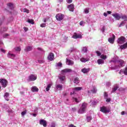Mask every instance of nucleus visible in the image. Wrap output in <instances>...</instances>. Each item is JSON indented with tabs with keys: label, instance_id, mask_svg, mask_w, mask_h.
Listing matches in <instances>:
<instances>
[{
	"label": "nucleus",
	"instance_id": "obj_23",
	"mask_svg": "<svg viewBox=\"0 0 127 127\" xmlns=\"http://www.w3.org/2000/svg\"><path fill=\"white\" fill-rule=\"evenodd\" d=\"M8 97H9V93L6 92L4 95V98L6 101H9Z\"/></svg>",
	"mask_w": 127,
	"mask_h": 127
},
{
	"label": "nucleus",
	"instance_id": "obj_20",
	"mask_svg": "<svg viewBox=\"0 0 127 127\" xmlns=\"http://www.w3.org/2000/svg\"><path fill=\"white\" fill-rule=\"evenodd\" d=\"M7 6L8 8H9V9H11V10H12V9H13V8H14V5H13V4H12L11 3H8L7 4Z\"/></svg>",
	"mask_w": 127,
	"mask_h": 127
},
{
	"label": "nucleus",
	"instance_id": "obj_29",
	"mask_svg": "<svg viewBox=\"0 0 127 127\" xmlns=\"http://www.w3.org/2000/svg\"><path fill=\"white\" fill-rule=\"evenodd\" d=\"M73 82L74 83V84L78 85V83H80V80H79V78L78 77H76L74 78Z\"/></svg>",
	"mask_w": 127,
	"mask_h": 127
},
{
	"label": "nucleus",
	"instance_id": "obj_10",
	"mask_svg": "<svg viewBox=\"0 0 127 127\" xmlns=\"http://www.w3.org/2000/svg\"><path fill=\"white\" fill-rule=\"evenodd\" d=\"M39 124L41 126H43V127H47V122H46V121L44 120H42V119L40 120L39 121Z\"/></svg>",
	"mask_w": 127,
	"mask_h": 127
},
{
	"label": "nucleus",
	"instance_id": "obj_43",
	"mask_svg": "<svg viewBox=\"0 0 127 127\" xmlns=\"http://www.w3.org/2000/svg\"><path fill=\"white\" fill-rule=\"evenodd\" d=\"M26 113H27L26 110L22 112L21 113L22 117H23L25 115H26Z\"/></svg>",
	"mask_w": 127,
	"mask_h": 127
},
{
	"label": "nucleus",
	"instance_id": "obj_60",
	"mask_svg": "<svg viewBox=\"0 0 127 127\" xmlns=\"http://www.w3.org/2000/svg\"><path fill=\"white\" fill-rule=\"evenodd\" d=\"M122 73H124V69H121L119 71V74H122Z\"/></svg>",
	"mask_w": 127,
	"mask_h": 127
},
{
	"label": "nucleus",
	"instance_id": "obj_37",
	"mask_svg": "<svg viewBox=\"0 0 127 127\" xmlns=\"http://www.w3.org/2000/svg\"><path fill=\"white\" fill-rule=\"evenodd\" d=\"M51 88V84H48V85L46 88L47 92H48Z\"/></svg>",
	"mask_w": 127,
	"mask_h": 127
},
{
	"label": "nucleus",
	"instance_id": "obj_50",
	"mask_svg": "<svg viewBox=\"0 0 127 127\" xmlns=\"http://www.w3.org/2000/svg\"><path fill=\"white\" fill-rule=\"evenodd\" d=\"M41 27H45L46 26V23H42L40 24Z\"/></svg>",
	"mask_w": 127,
	"mask_h": 127
},
{
	"label": "nucleus",
	"instance_id": "obj_12",
	"mask_svg": "<svg viewBox=\"0 0 127 127\" xmlns=\"http://www.w3.org/2000/svg\"><path fill=\"white\" fill-rule=\"evenodd\" d=\"M59 78L62 84H64L65 82V79H66V76L63 75H60Z\"/></svg>",
	"mask_w": 127,
	"mask_h": 127
},
{
	"label": "nucleus",
	"instance_id": "obj_26",
	"mask_svg": "<svg viewBox=\"0 0 127 127\" xmlns=\"http://www.w3.org/2000/svg\"><path fill=\"white\" fill-rule=\"evenodd\" d=\"M39 89L36 86H32L31 87V91L32 92H38Z\"/></svg>",
	"mask_w": 127,
	"mask_h": 127
},
{
	"label": "nucleus",
	"instance_id": "obj_5",
	"mask_svg": "<svg viewBox=\"0 0 127 127\" xmlns=\"http://www.w3.org/2000/svg\"><path fill=\"white\" fill-rule=\"evenodd\" d=\"M125 41L126 38H125L124 36H121L117 40V42L119 43V44H123V43H125Z\"/></svg>",
	"mask_w": 127,
	"mask_h": 127
},
{
	"label": "nucleus",
	"instance_id": "obj_7",
	"mask_svg": "<svg viewBox=\"0 0 127 127\" xmlns=\"http://www.w3.org/2000/svg\"><path fill=\"white\" fill-rule=\"evenodd\" d=\"M82 89H83V87H75L73 88L72 89L73 92H71L70 93V95H74V94H75V92H76V91H81V90H82Z\"/></svg>",
	"mask_w": 127,
	"mask_h": 127
},
{
	"label": "nucleus",
	"instance_id": "obj_6",
	"mask_svg": "<svg viewBox=\"0 0 127 127\" xmlns=\"http://www.w3.org/2000/svg\"><path fill=\"white\" fill-rule=\"evenodd\" d=\"M100 112L104 114H107V113H110V110L108 109L107 107L103 106L102 107H100Z\"/></svg>",
	"mask_w": 127,
	"mask_h": 127
},
{
	"label": "nucleus",
	"instance_id": "obj_54",
	"mask_svg": "<svg viewBox=\"0 0 127 127\" xmlns=\"http://www.w3.org/2000/svg\"><path fill=\"white\" fill-rule=\"evenodd\" d=\"M107 103H110L111 102V98L106 99Z\"/></svg>",
	"mask_w": 127,
	"mask_h": 127
},
{
	"label": "nucleus",
	"instance_id": "obj_32",
	"mask_svg": "<svg viewBox=\"0 0 127 127\" xmlns=\"http://www.w3.org/2000/svg\"><path fill=\"white\" fill-rule=\"evenodd\" d=\"M56 66L58 67V68H61L62 67V63L61 62H59L56 64Z\"/></svg>",
	"mask_w": 127,
	"mask_h": 127
},
{
	"label": "nucleus",
	"instance_id": "obj_62",
	"mask_svg": "<svg viewBox=\"0 0 127 127\" xmlns=\"http://www.w3.org/2000/svg\"><path fill=\"white\" fill-rule=\"evenodd\" d=\"M103 15H104V16H105V17H107V16H108V14L106 12H104L103 13Z\"/></svg>",
	"mask_w": 127,
	"mask_h": 127
},
{
	"label": "nucleus",
	"instance_id": "obj_57",
	"mask_svg": "<svg viewBox=\"0 0 127 127\" xmlns=\"http://www.w3.org/2000/svg\"><path fill=\"white\" fill-rule=\"evenodd\" d=\"M23 29H24V31L26 32V31H27V30H28V28L24 27L23 28Z\"/></svg>",
	"mask_w": 127,
	"mask_h": 127
},
{
	"label": "nucleus",
	"instance_id": "obj_17",
	"mask_svg": "<svg viewBox=\"0 0 127 127\" xmlns=\"http://www.w3.org/2000/svg\"><path fill=\"white\" fill-rule=\"evenodd\" d=\"M119 89V85L115 84L114 85L113 88H112V93H115Z\"/></svg>",
	"mask_w": 127,
	"mask_h": 127
},
{
	"label": "nucleus",
	"instance_id": "obj_36",
	"mask_svg": "<svg viewBox=\"0 0 127 127\" xmlns=\"http://www.w3.org/2000/svg\"><path fill=\"white\" fill-rule=\"evenodd\" d=\"M14 50H15V51H17V52H19L21 51V49L19 47H17L15 48Z\"/></svg>",
	"mask_w": 127,
	"mask_h": 127
},
{
	"label": "nucleus",
	"instance_id": "obj_63",
	"mask_svg": "<svg viewBox=\"0 0 127 127\" xmlns=\"http://www.w3.org/2000/svg\"><path fill=\"white\" fill-rule=\"evenodd\" d=\"M68 127H76V126H74L73 124H71L69 125Z\"/></svg>",
	"mask_w": 127,
	"mask_h": 127
},
{
	"label": "nucleus",
	"instance_id": "obj_48",
	"mask_svg": "<svg viewBox=\"0 0 127 127\" xmlns=\"http://www.w3.org/2000/svg\"><path fill=\"white\" fill-rule=\"evenodd\" d=\"M9 36V35L8 34H5L4 35H3V38H7Z\"/></svg>",
	"mask_w": 127,
	"mask_h": 127
},
{
	"label": "nucleus",
	"instance_id": "obj_52",
	"mask_svg": "<svg viewBox=\"0 0 127 127\" xmlns=\"http://www.w3.org/2000/svg\"><path fill=\"white\" fill-rule=\"evenodd\" d=\"M73 57H74V59H75V60H78V59H79V56H73Z\"/></svg>",
	"mask_w": 127,
	"mask_h": 127
},
{
	"label": "nucleus",
	"instance_id": "obj_38",
	"mask_svg": "<svg viewBox=\"0 0 127 127\" xmlns=\"http://www.w3.org/2000/svg\"><path fill=\"white\" fill-rule=\"evenodd\" d=\"M89 10H90V8H85L84 9V13H86V14L89 13Z\"/></svg>",
	"mask_w": 127,
	"mask_h": 127
},
{
	"label": "nucleus",
	"instance_id": "obj_30",
	"mask_svg": "<svg viewBox=\"0 0 127 127\" xmlns=\"http://www.w3.org/2000/svg\"><path fill=\"white\" fill-rule=\"evenodd\" d=\"M6 30H7V27H2L0 29V33H2V32H4L6 31Z\"/></svg>",
	"mask_w": 127,
	"mask_h": 127
},
{
	"label": "nucleus",
	"instance_id": "obj_18",
	"mask_svg": "<svg viewBox=\"0 0 127 127\" xmlns=\"http://www.w3.org/2000/svg\"><path fill=\"white\" fill-rule=\"evenodd\" d=\"M116 37V36L115 35H113L112 38H110L108 39V41L110 42V43H114L115 42V38Z\"/></svg>",
	"mask_w": 127,
	"mask_h": 127
},
{
	"label": "nucleus",
	"instance_id": "obj_58",
	"mask_svg": "<svg viewBox=\"0 0 127 127\" xmlns=\"http://www.w3.org/2000/svg\"><path fill=\"white\" fill-rule=\"evenodd\" d=\"M51 127H55V123H52L51 125Z\"/></svg>",
	"mask_w": 127,
	"mask_h": 127
},
{
	"label": "nucleus",
	"instance_id": "obj_55",
	"mask_svg": "<svg viewBox=\"0 0 127 127\" xmlns=\"http://www.w3.org/2000/svg\"><path fill=\"white\" fill-rule=\"evenodd\" d=\"M72 112H76V111H77V108L74 107V108H72Z\"/></svg>",
	"mask_w": 127,
	"mask_h": 127
},
{
	"label": "nucleus",
	"instance_id": "obj_14",
	"mask_svg": "<svg viewBox=\"0 0 127 127\" xmlns=\"http://www.w3.org/2000/svg\"><path fill=\"white\" fill-rule=\"evenodd\" d=\"M63 18H64L63 15L62 14H58L56 15V19L59 21H60V20H62Z\"/></svg>",
	"mask_w": 127,
	"mask_h": 127
},
{
	"label": "nucleus",
	"instance_id": "obj_8",
	"mask_svg": "<svg viewBox=\"0 0 127 127\" xmlns=\"http://www.w3.org/2000/svg\"><path fill=\"white\" fill-rule=\"evenodd\" d=\"M112 15L117 20H120L122 18L121 15L118 13L112 14Z\"/></svg>",
	"mask_w": 127,
	"mask_h": 127
},
{
	"label": "nucleus",
	"instance_id": "obj_51",
	"mask_svg": "<svg viewBox=\"0 0 127 127\" xmlns=\"http://www.w3.org/2000/svg\"><path fill=\"white\" fill-rule=\"evenodd\" d=\"M122 19H127V16L126 15H123L121 16Z\"/></svg>",
	"mask_w": 127,
	"mask_h": 127
},
{
	"label": "nucleus",
	"instance_id": "obj_19",
	"mask_svg": "<svg viewBox=\"0 0 127 127\" xmlns=\"http://www.w3.org/2000/svg\"><path fill=\"white\" fill-rule=\"evenodd\" d=\"M67 8H68L70 11H74V4H70L67 6Z\"/></svg>",
	"mask_w": 127,
	"mask_h": 127
},
{
	"label": "nucleus",
	"instance_id": "obj_15",
	"mask_svg": "<svg viewBox=\"0 0 127 127\" xmlns=\"http://www.w3.org/2000/svg\"><path fill=\"white\" fill-rule=\"evenodd\" d=\"M90 68H83L81 69V72L83 73V74H87V73H89V72H90Z\"/></svg>",
	"mask_w": 127,
	"mask_h": 127
},
{
	"label": "nucleus",
	"instance_id": "obj_13",
	"mask_svg": "<svg viewBox=\"0 0 127 127\" xmlns=\"http://www.w3.org/2000/svg\"><path fill=\"white\" fill-rule=\"evenodd\" d=\"M81 62H83L85 63V62H87V61H90V57H87L86 58H82L80 59Z\"/></svg>",
	"mask_w": 127,
	"mask_h": 127
},
{
	"label": "nucleus",
	"instance_id": "obj_35",
	"mask_svg": "<svg viewBox=\"0 0 127 127\" xmlns=\"http://www.w3.org/2000/svg\"><path fill=\"white\" fill-rule=\"evenodd\" d=\"M23 12H26V13H29V10L27 9V8H23L22 10Z\"/></svg>",
	"mask_w": 127,
	"mask_h": 127
},
{
	"label": "nucleus",
	"instance_id": "obj_21",
	"mask_svg": "<svg viewBox=\"0 0 127 127\" xmlns=\"http://www.w3.org/2000/svg\"><path fill=\"white\" fill-rule=\"evenodd\" d=\"M7 57L8 58H11V59H14V58H15V55L10 53H8Z\"/></svg>",
	"mask_w": 127,
	"mask_h": 127
},
{
	"label": "nucleus",
	"instance_id": "obj_41",
	"mask_svg": "<svg viewBox=\"0 0 127 127\" xmlns=\"http://www.w3.org/2000/svg\"><path fill=\"white\" fill-rule=\"evenodd\" d=\"M91 106H92V107H94L95 106H96V105H97V102L93 101L92 102V101H91Z\"/></svg>",
	"mask_w": 127,
	"mask_h": 127
},
{
	"label": "nucleus",
	"instance_id": "obj_42",
	"mask_svg": "<svg viewBox=\"0 0 127 127\" xmlns=\"http://www.w3.org/2000/svg\"><path fill=\"white\" fill-rule=\"evenodd\" d=\"M72 100H73V102H76V103H79L80 102L79 100H78V99H77L75 97H73Z\"/></svg>",
	"mask_w": 127,
	"mask_h": 127
},
{
	"label": "nucleus",
	"instance_id": "obj_22",
	"mask_svg": "<svg viewBox=\"0 0 127 127\" xmlns=\"http://www.w3.org/2000/svg\"><path fill=\"white\" fill-rule=\"evenodd\" d=\"M62 72H63V73H69L70 72H72V69L70 68H65L64 70H62Z\"/></svg>",
	"mask_w": 127,
	"mask_h": 127
},
{
	"label": "nucleus",
	"instance_id": "obj_46",
	"mask_svg": "<svg viewBox=\"0 0 127 127\" xmlns=\"http://www.w3.org/2000/svg\"><path fill=\"white\" fill-rule=\"evenodd\" d=\"M123 73L126 76H127V67L125 68V70H124Z\"/></svg>",
	"mask_w": 127,
	"mask_h": 127
},
{
	"label": "nucleus",
	"instance_id": "obj_45",
	"mask_svg": "<svg viewBox=\"0 0 127 127\" xmlns=\"http://www.w3.org/2000/svg\"><path fill=\"white\" fill-rule=\"evenodd\" d=\"M105 30H106V27H105V26H102L101 27V31L102 32H105Z\"/></svg>",
	"mask_w": 127,
	"mask_h": 127
},
{
	"label": "nucleus",
	"instance_id": "obj_39",
	"mask_svg": "<svg viewBox=\"0 0 127 127\" xmlns=\"http://www.w3.org/2000/svg\"><path fill=\"white\" fill-rule=\"evenodd\" d=\"M100 58H101V59H103V60H105V59H107V56L102 55L100 56Z\"/></svg>",
	"mask_w": 127,
	"mask_h": 127
},
{
	"label": "nucleus",
	"instance_id": "obj_27",
	"mask_svg": "<svg viewBox=\"0 0 127 127\" xmlns=\"http://www.w3.org/2000/svg\"><path fill=\"white\" fill-rule=\"evenodd\" d=\"M24 50L25 51H31V50H32V47L31 46L26 47Z\"/></svg>",
	"mask_w": 127,
	"mask_h": 127
},
{
	"label": "nucleus",
	"instance_id": "obj_61",
	"mask_svg": "<svg viewBox=\"0 0 127 127\" xmlns=\"http://www.w3.org/2000/svg\"><path fill=\"white\" fill-rule=\"evenodd\" d=\"M7 112L8 113V114H11V113H13L12 110H8Z\"/></svg>",
	"mask_w": 127,
	"mask_h": 127
},
{
	"label": "nucleus",
	"instance_id": "obj_47",
	"mask_svg": "<svg viewBox=\"0 0 127 127\" xmlns=\"http://www.w3.org/2000/svg\"><path fill=\"white\" fill-rule=\"evenodd\" d=\"M104 96L105 99H108V93L106 92H104Z\"/></svg>",
	"mask_w": 127,
	"mask_h": 127
},
{
	"label": "nucleus",
	"instance_id": "obj_44",
	"mask_svg": "<svg viewBox=\"0 0 127 127\" xmlns=\"http://www.w3.org/2000/svg\"><path fill=\"white\" fill-rule=\"evenodd\" d=\"M86 120L87 122H90L92 120V117L91 116H87L86 118Z\"/></svg>",
	"mask_w": 127,
	"mask_h": 127
},
{
	"label": "nucleus",
	"instance_id": "obj_25",
	"mask_svg": "<svg viewBox=\"0 0 127 127\" xmlns=\"http://www.w3.org/2000/svg\"><path fill=\"white\" fill-rule=\"evenodd\" d=\"M105 63V61L102 59H98L97 60V64L98 65H102Z\"/></svg>",
	"mask_w": 127,
	"mask_h": 127
},
{
	"label": "nucleus",
	"instance_id": "obj_56",
	"mask_svg": "<svg viewBox=\"0 0 127 127\" xmlns=\"http://www.w3.org/2000/svg\"><path fill=\"white\" fill-rule=\"evenodd\" d=\"M73 0H66L67 3H71Z\"/></svg>",
	"mask_w": 127,
	"mask_h": 127
},
{
	"label": "nucleus",
	"instance_id": "obj_33",
	"mask_svg": "<svg viewBox=\"0 0 127 127\" xmlns=\"http://www.w3.org/2000/svg\"><path fill=\"white\" fill-rule=\"evenodd\" d=\"M22 91H20V95H24V91H27V89L25 88H23V87H22Z\"/></svg>",
	"mask_w": 127,
	"mask_h": 127
},
{
	"label": "nucleus",
	"instance_id": "obj_3",
	"mask_svg": "<svg viewBox=\"0 0 127 127\" xmlns=\"http://www.w3.org/2000/svg\"><path fill=\"white\" fill-rule=\"evenodd\" d=\"M36 79H37V75L35 74H31L28 76L27 81H28L29 82L33 81H35Z\"/></svg>",
	"mask_w": 127,
	"mask_h": 127
},
{
	"label": "nucleus",
	"instance_id": "obj_2",
	"mask_svg": "<svg viewBox=\"0 0 127 127\" xmlns=\"http://www.w3.org/2000/svg\"><path fill=\"white\" fill-rule=\"evenodd\" d=\"M87 103H83L81 105V107L78 110V114H84L86 112V108H87Z\"/></svg>",
	"mask_w": 127,
	"mask_h": 127
},
{
	"label": "nucleus",
	"instance_id": "obj_40",
	"mask_svg": "<svg viewBox=\"0 0 127 127\" xmlns=\"http://www.w3.org/2000/svg\"><path fill=\"white\" fill-rule=\"evenodd\" d=\"M27 21L29 22V23H31V24H34V22H33V19H28Z\"/></svg>",
	"mask_w": 127,
	"mask_h": 127
},
{
	"label": "nucleus",
	"instance_id": "obj_11",
	"mask_svg": "<svg viewBox=\"0 0 127 127\" xmlns=\"http://www.w3.org/2000/svg\"><path fill=\"white\" fill-rule=\"evenodd\" d=\"M49 61H53L54 60V54L51 53L48 56Z\"/></svg>",
	"mask_w": 127,
	"mask_h": 127
},
{
	"label": "nucleus",
	"instance_id": "obj_28",
	"mask_svg": "<svg viewBox=\"0 0 127 127\" xmlns=\"http://www.w3.org/2000/svg\"><path fill=\"white\" fill-rule=\"evenodd\" d=\"M91 91L93 94H95L97 93V88L96 87L93 86L92 87V88L91 89Z\"/></svg>",
	"mask_w": 127,
	"mask_h": 127
},
{
	"label": "nucleus",
	"instance_id": "obj_16",
	"mask_svg": "<svg viewBox=\"0 0 127 127\" xmlns=\"http://www.w3.org/2000/svg\"><path fill=\"white\" fill-rule=\"evenodd\" d=\"M56 88L57 90H58L59 91H61L62 90V88H63V85L62 84H56Z\"/></svg>",
	"mask_w": 127,
	"mask_h": 127
},
{
	"label": "nucleus",
	"instance_id": "obj_31",
	"mask_svg": "<svg viewBox=\"0 0 127 127\" xmlns=\"http://www.w3.org/2000/svg\"><path fill=\"white\" fill-rule=\"evenodd\" d=\"M81 51L83 53H86L88 51V48L87 47H84L82 48Z\"/></svg>",
	"mask_w": 127,
	"mask_h": 127
},
{
	"label": "nucleus",
	"instance_id": "obj_59",
	"mask_svg": "<svg viewBox=\"0 0 127 127\" xmlns=\"http://www.w3.org/2000/svg\"><path fill=\"white\" fill-rule=\"evenodd\" d=\"M106 86H107V87H110L111 86V83L110 82H107L106 83Z\"/></svg>",
	"mask_w": 127,
	"mask_h": 127
},
{
	"label": "nucleus",
	"instance_id": "obj_34",
	"mask_svg": "<svg viewBox=\"0 0 127 127\" xmlns=\"http://www.w3.org/2000/svg\"><path fill=\"white\" fill-rule=\"evenodd\" d=\"M38 62L40 64H43L45 62L44 58H42V60H38Z\"/></svg>",
	"mask_w": 127,
	"mask_h": 127
},
{
	"label": "nucleus",
	"instance_id": "obj_4",
	"mask_svg": "<svg viewBox=\"0 0 127 127\" xmlns=\"http://www.w3.org/2000/svg\"><path fill=\"white\" fill-rule=\"evenodd\" d=\"M0 83L3 88H5L7 86V80L5 79H0Z\"/></svg>",
	"mask_w": 127,
	"mask_h": 127
},
{
	"label": "nucleus",
	"instance_id": "obj_9",
	"mask_svg": "<svg viewBox=\"0 0 127 127\" xmlns=\"http://www.w3.org/2000/svg\"><path fill=\"white\" fill-rule=\"evenodd\" d=\"M72 37L74 38V39H78V38H82V35H81V34L74 33Z\"/></svg>",
	"mask_w": 127,
	"mask_h": 127
},
{
	"label": "nucleus",
	"instance_id": "obj_49",
	"mask_svg": "<svg viewBox=\"0 0 127 127\" xmlns=\"http://www.w3.org/2000/svg\"><path fill=\"white\" fill-rule=\"evenodd\" d=\"M37 50H39L40 51H41L42 54L44 53V51H43L42 49H41V48H38Z\"/></svg>",
	"mask_w": 127,
	"mask_h": 127
},
{
	"label": "nucleus",
	"instance_id": "obj_1",
	"mask_svg": "<svg viewBox=\"0 0 127 127\" xmlns=\"http://www.w3.org/2000/svg\"><path fill=\"white\" fill-rule=\"evenodd\" d=\"M110 62H113V63H118L119 68H121L122 67H125V66L126 65V62L122 59H119L118 57H114L113 58V60L110 61Z\"/></svg>",
	"mask_w": 127,
	"mask_h": 127
},
{
	"label": "nucleus",
	"instance_id": "obj_64",
	"mask_svg": "<svg viewBox=\"0 0 127 127\" xmlns=\"http://www.w3.org/2000/svg\"><path fill=\"white\" fill-rule=\"evenodd\" d=\"M83 23H84V22L81 21V22H80L79 24H80V25H83Z\"/></svg>",
	"mask_w": 127,
	"mask_h": 127
},
{
	"label": "nucleus",
	"instance_id": "obj_24",
	"mask_svg": "<svg viewBox=\"0 0 127 127\" xmlns=\"http://www.w3.org/2000/svg\"><path fill=\"white\" fill-rule=\"evenodd\" d=\"M66 64L67 65H73L74 62L70 60H66Z\"/></svg>",
	"mask_w": 127,
	"mask_h": 127
},
{
	"label": "nucleus",
	"instance_id": "obj_53",
	"mask_svg": "<svg viewBox=\"0 0 127 127\" xmlns=\"http://www.w3.org/2000/svg\"><path fill=\"white\" fill-rule=\"evenodd\" d=\"M96 54L97 56H101V53L100 51H96Z\"/></svg>",
	"mask_w": 127,
	"mask_h": 127
}]
</instances>
